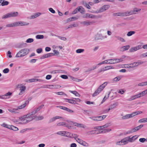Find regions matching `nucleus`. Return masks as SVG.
I'll return each mask as SVG.
<instances>
[{
	"label": "nucleus",
	"mask_w": 147,
	"mask_h": 147,
	"mask_svg": "<svg viewBox=\"0 0 147 147\" xmlns=\"http://www.w3.org/2000/svg\"><path fill=\"white\" fill-rule=\"evenodd\" d=\"M36 112V111H32L31 113L26 115L22 116V119H23L22 120V122H20L19 123L21 124H24L30 122L31 121L30 119V118L32 117V115H35Z\"/></svg>",
	"instance_id": "obj_1"
},
{
	"label": "nucleus",
	"mask_w": 147,
	"mask_h": 147,
	"mask_svg": "<svg viewBox=\"0 0 147 147\" xmlns=\"http://www.w3.org/2000/svg\"><path fill=\"white\" fill-rule=\"evenodd\" d=\"M30 50L28 49H24L19 51L16 54V57H21L27 55L29 53Z\"/></svg>",
	"instance_id": "obj_2"
},
{
	"label": "nucleus",
	"mask_w": 147,
	"mask_h": 147,
	"mask_svg": "<svg viewBox=\"0 0 147 147\" xmlns=\"http://www.w3.org/2000/svg\"><path fill=\"white\" fill-rule=\"evenodd\" d=\"M107 83V82H105L102 84L100 85L92 94V96L95 97L99 94L105 87Z\"/></svg>",
	"instance_id": "obj_3"
},
{
	"label": "nucleus",
	"mask_w": 147,
	"mask_h": 147,
	"mask_svg": "<svg viewBox=\"0 0 147 147\" xmlns=\"http://www.w3.org/2000/svg\"><path fill=\"white\" fill-rule=\"evenodd\" d=\"M18 14V13L17 12H12L4 15L2 16V19H5L9 18L15 17Z\"/></svg>",
	"instance_id": "obj_4"
},
{
	"label": "nucleus",
	"mask_w": 147,
	"mask_h": 147,
	"mask_svg": "<svg viewBox=\"0 0 147 147\" xmlns=\"http://www.w3.org/2000/svg\"><path fill=\"white\" fill-rule=\"evenodd\" d=\"M110 6L109 5H105L102 6L100 7L98 11H96V13H100L103 12L109 8Z\"/></svg>",
	"instance_id": "obj_5"
},
{
	"label": "nucleus",
	"mask_w": 147,
	"mask_h": 147,
	"mask_svg": "<svg viewBox=\"0 0 147 147\" xmlns=\"http://www.w3.org/2000/svg\"><path fill=\"white\" fill-rule=\"evenodd\" d=\"M143 125H141L136 127L134 128L131 129L130 131H129L128 133H127V134L136 131L142 127H143Z\"/></svg>",
	"instance_id": "obj_6"
},
{
	"label": "nucleus",
	"mask_w": 147,
	"mask_h": 147,
	"mask_svg": "<svg viewBox=\"0 0 147 147\" xmlns=\"http://www.w3.org/2000/svg\"><path fill=\"white\" fill-rule=\"evenodd\" d=\"M44 118L43 116H36V115H32V117L30 118V120H32L33 119H35L36 120H42Z\"/></svg>",
	"instance_id": "obj_7"
},
{
	"label": "nucleus",
	"mask_w": 147,
	"mask_h": 147,
	"mask_svg": "<svg viewBox=\"0 0 147 147\" xmlns=\"http://www.w3.org/2000/svg\"><path fill=\"white\" fill-rule=\"evenodd\" d=\"M95 22L94 21H89L88 20L81 22L80 24L86 26L91 25Z\"/></svg>",
	"instance_id": "obj_8"
},
{
	"label": "nucleus",
	"mask_w": 147,
	"mask_h": 147,
	"mask_svg": "<svg viewBox=\"0 0 147 147\" xmlns=\"http://www.w3.org/2000/svg\"><path fill=\"white\" fill-rule=\"evenodd\" d=\"M127 138H125L120 141L117 142L116 143V144L121 145L126 144V142L127 141Z\"/></svg>",
	"instance_id": "obj_9"
},
{
	"label": "nucleus",
	"mask_w": 147,
	"mask_h": 147,
	"mask_svg": "<svg viewBox=\"0 0 147 147\" xmlns=\"http://www.w3.org/2000/svg\"><path fill=\"white\" fill-rule=\"evenodd\" d=\"M76 141L78 143L82 145L83 146H87L88 145V144L87 143H86L84 141L82 140L81 139L79 138L77 140H76Z\"/></svg>",
	"instance_id": "obj_10"
},
{
	"label": "nucleus",
	"mask_w": 147,
	"mask_h": 147,
	"mask_svg": "<svg viewBox=\"0 0 147 147\" xmlns=\"http://www.w3.org/2000/svg\"><path fill=\"white\" fill-rule=\"evenodd\" d=\"M107 36H103L101 34H97L96 36L95 39L96 40H102L104 38H106Z\"/></svg>",
	"instance_id": "obj_11"
},
{
	"label": "nucleus",
	"mask_w": 147,
	"mask_h": 147,
	"mask_svg": "<svg viewBox=\"0 0 147 147\" xmlns=\"http://www.w3.org/2000/svg\"><path fill=\"white\" fill-rule=\"evenodd\" d=\"M16 26H26L29 24V23L24 22H16Z\"/></svg>",
	"instance_id": "obj_12"
},
{
	"label": "nucleus",
	"mask_w": 147,
	"mask_h": 147,
	"mask_svg": "<svg viewBox=\"0 0 147 147\" xmlns=\"http://www.w3.org/2000/svg\"><path fill=\"white\" fill-rule=\"evenodd\" d=\"M136 136H134L132 137L131 138H130L129 137H127L125 138H127V141H126V144L128 143V142H133L134 140H136L137 137L135 138L134 139V138H135L136 137Z\"/></svg>",
	"instance_id": "obj_13"
},
{
	"label": "nucleus",
	"mask_w": 147,
	"mask_h": 147,
	"mask_svg": "<svg viewBox=\"0 0 147 147\" xmlns=\"http://www.w3.org/2000/svg\"><path fill=\"white\" fill-rule=\"evenodd\" d=\"M125 12H118L113 13V16H125Z\"/></svg>",
	"instance_id": "obj_14"
},
{
	"label": "nucleus",
	"mask_w": 147,
	"mask_h": 147,
	"mask_svg": "<svg viewBox=\"0 0 147 147\" xmlns=\"http://www.w3.org/2000/svg\"><path fill=\"white\" fill-rule=\"evenodd\" d=\"M41 14V13L39 12L35 13L33 15L30 16V19H33L35 18L40 16Z\"/></svg>",
	"instance_id": "obj_15"
},
{
	"label": "nucleus",
	"mask_w": 147,
	"mask_h": 147,
	"mask_svg": "<svg viewBox=\"0 0 147 147\" xmlns=\"http://www.w3.org/2000/svg\"><path fill=\"white\" fill-rule=\"evenodd\" d=\"M64 99L66 102H68L70 103L74 104H76V101L74 100L68 98H65Z\"/></svg>",
	"instance_id": "obj_16"
},
{
	"label": "nucleus",
	"mask_w": 147,
	"mask_h": 147,
	"mask_svg": "<svg viewBox=\"0 0 147 147\" xmlns=\"http://www.w3.org/2000/svg\"><path fill=\"white\" fill-rule=\"evenodd\" d=\"M62 118V117L60 116H55V117H54L51 118V119H50L49 121V123H50L53 122V121H55L56 119H60V118Z\"/></svg>",
	"instance_id": "obj_17"
},
{
	"label": "nucleus",
	"mask_w": 147,
	"mask_h": 147,
	"mask_svg": "<svg viewBox=\"0 0 147 147\" xmlns=\"http://www.w3.org/2000/svg\"><path fill=\"white\" fill-rule=\"evenodd\" d=\"M118 103L117 102H115L114 104L111 105L108 110H110L114 109L118 105Z\"/></svg>",
	"instance_id": "obj_18"
},
{
	"label": "nucleus",
	"mask_w": 147,
	"mask_h": 147,
	"mask_svg": "<svg viewBox=\"0 0 147 147\" xmlns=\"http://www.w3.org/2000/svg\"><path fill=\"white\" fill-rule=\"evenodd\" d=\"M130 46L129 45L124 46L120 48V50L121 51H123L128 50Z\"/></svg>",
	"instance_id": "obj_19"
},
{
	"label": "nucleus",
	"mask_w": 147,
	"mask_h": 147,
	"mask_svg": "<svg viewBox=\"0 0 147 147\" xmlns=\"http://www.w3.org/2000/svg\"><path fill=\"white\" fill-rule=\"evenodd\" d=\"M56 107L57 108L56 109L57 110L61 109L64 110H70V109L66 107L61 106H57Z\"/></svg>",
	"instance_id": "obj_20"
},
{
	"label": "nucleus",
	"mask_w": 147,
	"mask_h": 147,
	"mask_svg": "<svg viewBox=\"0 0 147 147\" xmlns=\"http://www.w3.org/2000/svg\"><path fill=\"white\" fill-rule=\"evenodd\" d=\"M26 89L25 87L24 86H22L20 88V92L19 93V95H21L23 94L25 90Z\"/></svg>",
	"instance_id": "obj_21"
},
{
	"label": "nucleus",
	"mask_w": 147,
	"mask_h": 147,
	"mask_svg": "<svg viewBox=\"0 0 147 147\" xmlns=\"http://www.w3.org/2000/svg\"><path fill=\"white\" fill-rule=\"evenodd\" d=\"M65 136L71 138H73V134L70 132L66 131V134Z\"/></svg>",
	"instance_id": "obj_22"
},
{
	"label": "nucleus",
	"mask_w": 147,
	"mask_h": 147,
	"mask_svg": "<svg viewBox=\"0 0 147 147\" xmlns=\"http://www.w3.org/2000/svg\"><path fill=\"white\" fill-rule=\"evenodd\" d=\"M107 62H108V63L113 64L116 63V61L114 59H111L107 60Z\"/></svg>",
	"instance_id": "obj_23"
},
{
	"label": "nucleus",
	"mask_w": 147,
	"mask_h": 147,
	"mask_svg": "<svg viewBox=\"0 0 147 147\" xmlns=\"http://www.w3.org/2000/svg\"><path fill=\"white\" fill-rule=\"evenodd\" d=\"M1 4L2 6H4L7 5L9 2L8 1H5V0H1Z\"/></svg>",
	"instance_id": "obj_24"
},
{
	"label": "nucleus",
	"mask_w": 147,
	"mask_h": 147,
	"mask_svg": "<svg viewBox=\"0 0 147 147\" xmlns=\"http://www.w3.org/2000/svg\"><path fill=\"white\" fill-rule=\"evenodd\" d=\"M96 131L97 130H91L90 131L87 132H86V134L89 135H92L96 134Z\"/></svg>",
	"instance_id": "obj_25"
},
{
	"label": "nucleus",
	"mask_w": 147,
	"mask_h": 147,
	"mask_svg": "<svg viewBox=\"0 0 147 147\" xmlns=\"http://www.w3.org/2000/svg\"><path fill=\"white\" fill-rule=\"evenodd\" d=\"M28 102L29 101H26V102H25V103L23 104L22 105L18 106V109H21L24 108L26 106V104L28 103Z\"/></svg>",
	"instance_id": "obj_26"
},
{
	"label": "nucleus",
	"mask_w": 147,
	"mask_h": 147,
	"mask_svg": "<svg viewBox=\"0 0 147 147\" xmlns=\"http://www.w3.org/2000/svg\"><path fill=\"white\" fill-rule=\"evenodd\" d=\"M6 26L7 27H12L14 26H16V22L7 24L6 25Z\"/></svg>",
	"instance_id": "obj_27"
},
{
	"label": "nucleus",
	"mask_w": 147,
	"mask_h": 147,
	"mask_svg": "<svg viewBox=\"0 0 147 147\" xmlns=\"http://www.w3.org/2000/svg\"><path fill=\"white\" fill-rule=\"evenodd\" d=\"M9 129L12 130L14 131H17L19 130L18 128L13 125H10Z\"/></svg>",
	"instance_id": "obj_28"
},
{
	"label": "nucleus",
	"mask_w": 147,
	"mask_h": 147,
	"mask_svg": "<svg viewBox=\"0 0 147 147\" xmlns=\"http://www.w3.org/2000/svg\"><path fill=\"white\" fill-rule=\"evenodd\" d=\"M141 10V9L137 8H135L134 10H132L133 14H135L137 13V12H139Z\"/></svg>",
	"instance_id": "obj_29"
},
{
	"label": "nucleus",
	"mask_w": 147,
	"mask_h": 147,
	"mask_svg": "<svg viewBox=\"0 0 147 147\" xmlns=\"http://www.w3.org/2000/svg\"><path fill=\"white\" fill-rule=\"evenodd\" d=\"M12 94V93L11 92H9L5 94L4 95H3L4 99L7 98L8 96H10Z\"/></svg>",
	"instance_id": "obj_30"
},
{
	"label": "nucleus",
	"mask_w": 147,
	"mask_h": 147,
	"mask_svg": "<svg viewBox=\"0 0 147 147\" xmlns=\"http://www.w3.org/2000/svg\"><path fill=\"white\" fill-rule=\"evenodd\" d=\"M57 134L59 135H61L63 136H65L66 134L65 131H59L57 132Z\"/></svg>",
	"instance_id": "obj_31"
},
{
	"label": "nucleus",
	"mask_w": 147,
	"mask_h": 147,
	"mask_svg": "<svg viewBox=\"0 0 147 147\" xmlns=\"http://www.w3.org/2000/svg\"><path fill=\"white\" fill-rule=\"evenodd\" d=\"M115 37L117 40H119L120 41H121V42H125V41L123 38L120 36H115Z\"/></svg>",
	"instance_id": "obj_32"
},
{
	"label": "nucleus",
	"mask_w": 147,
	"mask_h": 147,
	"mask_svg": "<svg viewBox=\"0 0 147 147\" xmlns=\"http://www.w3.org/2000/svg\"><path fill=\"white\" fill-rule=\"evenodd\" d=\"M125 12V16H128L130 15L133 14V13L132 10L130 11H127Z\"/></svg>",
	"instance_id": "obj_33"
},
{
	"label": "nucleus",
	"mask_w": 147,
	"mask_h": 147,
	"mask_svg": "<svg viewBox=\"0 0 147 147\" xmlns=\"http://www.w3.org/2000/svg\"><path fill=\"white\" fill-rule=\"evenodd\" d=\"M95 17V16L94 15L91 14L89 13H86L85 15V17L86 18H94Z\"/></svg>",
	"instance_id": "obj_34"
},
{
	"label": "nucleus",
	"mask_w": 147,
	"mask_h": 147,
	"mask_svg": "<svg viewBox=\"0 0 147 147\" xmlns=\"http://www.w3.org/2000/svg\"><path fill=\"white\" fill-rule=\"evenodd\" d=\"M139 123H144L147 122V117L142 119L138 121Z\"/></svg>",
	"instance_id": "obj_35"
},
{
	"label": "nucleus",
	"mask_w": 147,
	"mask_h": 147,
	"mask_svg": "<svg viewBox=\"0 0 147 147\" xmlns=\"http://www.w3.org/2000/svg\"><path fill=\"white\" fill-rule=\"evenodd\" d=\"M79 11L80 13H84L85 11V10L84 8L82 7V6H79Z\"/></svg>",
	"instance_id": "obj_36"
},
{
	"label": "nucleus",
	"mask_w": 147,
	"mask_h": 147,
	"mask_svg": "<svg viewBox=\"0 0 147 147\" xmlns=\"http://www.w3.org/2000/svg\"><path fill=\"white\" fill-rule=\"evenodd\" d=\"M122 77L121 76H118L113 79V80L115 82H118L119 81L121 78Z\"/></svg>",
	"instance_id": "obj_37"
},
{
	"label": "nucleus",
	"mask_w": 147,
	"mask_h": 147,
	"mask_svg": "<svg viewBox=\"0 0 147 147\" xmlns=\"http://www.w3.org/2000/svg\"><path fill=\"white\" fill-rule=\"evenodd\" d=\"M10 125L7 124L5 123H3L1 125V126L7 128L9 129H10Z\"/></svg>",
	"instance_id": "obj_38"
},
{
	"label": "nucleus",
	"mask_w": 147,
	"mask_h": 147,
	"mask_svg": "<svg viewBox=\"0 0 147 147\" xmlns=\"http://www.w3.org/2000/svg\"><path fill=\"white\" fill-rule=\"evenodd\" d=\"M69 92L76 96H80V94L76 91L70 90Z\"/></svg>",
	"instance_id": "obj_39"
},
{
	"label": "nucleus",
	"mask_w": 147,
	"mask_h": 147,
	"mask_svg": "<svg viewBox=\"0 0 147 147\" xmlns=\"http://www.w3.org/2000/svg\"><path fill=\"white\" fill-rule=\"evenodd\" d=\"M137 48L136 47L131 48L129 50V51L130 52H133L137 51Z\"/></svg>",
	"instance_id": "obj_40"
},
{
	"label": "nucleus",
	"mask_w": 147,
	"mask_h": 147,
	"mask_svg": "<svg viewBox=\"0 0 147 147\" xmlns=\"http://www.w3.org/2000/svg\"><path fill=\"white\" fill-rule=\"evenodd\" d=\"M142 113V112L141 111H137L136 112H134L133 113V114L134 116H135L136 115H138L140 114H141Z\"/></svg>",
	"instance_id": "obj_41"
},
{
	"label": "nucleus",
	"mask_w": 147,
	"mask_h": 147,
	"mask_svg": "<svg viewBox=\"0 0 147 147\" xmlns=\"http://www.w3.org/2000/svg\"><path fill=\"white\" fill-rule=\"evenodd\" d=\"M135 33V32L134 31H131L128 32L127 34V36H129L134 34Z\"/></svg>",
	"instance_id": "obj_42"
},
{
	"label": "nucleus",
	"mask_w": 147,
	"mask_h": 147,
	"mask_svg": "<svg viewBox=\"0 0 147 147\" xmlns=\"http://www.w3.org/2000/svg\"><path fill=\"white\" fill-rule=\"evenodd\" d=\"M78 26V24H70L68 26L67 29L70 28H71L73 27H77Z\"/></svg>",
	"instance_id": "obj_43"
},
{
	"label": "nucleus",
	"mask_w": 147,
	"mask_h": 147,
	"mask_svg": "<svg viewBox=\"0 0 147 147\" xmlns=\"http://www.w3.org/2000/svg\"><path fill=\"white\" fill-rule=\"evenodd\" d=\"M36 38L37 39H42L44 38V36L42 35H38L36 36Z\"/></svg>",
	"instance_id": "obj_44"
},
{
	"label": "nucleus",
	"mask_w": 147,
	"mask_h": 147,
	"mask_svg": "<svg viewBox=\"0 0 147 147\" xmlns=\"http://www.w3.org/2000/svg\"><path fill=\"white\" fill-rule=\"evenodd\" d=\"M79 7H77V8L75 9L73 11L72 14H74L77 13L79 11Z\"/></svg>",
	"instance_id": "obj_45"
},
{
	"label": "nucleus",
	"mask_w": 147,
	"mask_h": 147,
	"mask_svg": "<svg viewBox=\"0 0 147 147\" xmlns=\"http://www.w3.org/2000/svg\"><path fill=\"white\" fill-rule=\"evenodd\" d=\"M89 118L90 119H91L92 120H94V121H99L98 116L93 117H90Z\"/></svg>",
	"instance_id": "obj_46"
},
{
	"label": "nucleus",
	"mask_w": 147,
	"mask_h": 147,
	"mask_svg": "<svg viewBox=\"0 0 147 147\" xmlns=\"http://www.w3.org/2000/svg\"><path fill=\"white\" fill-rule=\"evenodd\" d=\"M34 41V39L32 38H29L27 39L26 40V42L28 43H30Z\"/></svg>",
	"instance_id": "obj_47"
},
{
	"label": "nucleus",
	"mask_w": 147,
	"mask_h": 147,
	"mask_svg": "<svg viewBox=\"0 0 147 147\" xmlns=\"http://www.w3.org/2000/svg\"><path fill=\"white\" fill-rule=\"evenodd\" d=\"M105 71L107 70L111 69H114V68L111 66H108L105 67H104Z\"/></svg>",
	"instance_id": "obj_48"
},
{
	"label": "nucleus",
	"mask_w": 147,
	"mask_h": 147,
	"mask_svg": "<svg viewBox=\"0 0 147 147\" xmlns=\"http://www.w3.org/2000/svg\"><path fill=\"white\" fill-rule=\"evenodd\" d=\"M84 51V49H78L76 51V52L77 53H81L83 52Z\"/></svg>",
	"instance_id": "obj_49"
},
{
	"label": "nucleus",
	"mask_w": 147,
	"mask_h": 147,
	"mask_svg": "<svg viewBox=\"0 0 147 147\" xmlns=\"http://www.w3.org/2000/svg\"><path fill=\"white\" fill-rule=\"evenodd\" d=\"M56 93L59 95H65L66 96H67V95L65 94V93L63 92H58Z\"/></svg>",
	"instance_id": "obj_50"
},
{
	"label": "nucleus",
	"mask_w": 147,
	"mask_h": 147,
	"mask_svg": "<svg viewBox=\"0 0 147 147\" xmlns=\"http://www.w3.org/2000/svg\"><path fill=\"white\" fill-rule=\"evenodd\" d=\"M71 122L73 123V124L74 125V126H78V127H81L82 124L80 123H77L76 122L73 123V122H72V121H71Z\"/></svg>",
	"instance_id": "obj_51"
},
{
	"label": "nucleus",
	"mask_w": 147,
	"mask_h": 147,
	"mask_svg": "<svg viewBox=\"0 0 147 147\" xmlns=\"http://www.w3.org/2000/svg\"><path fill=\"white\" fill-rule=\"evenodd\" d=\"M41 81V80L39 79H30V81L31 82H34L36 81Z\"/></svg>",
	"instance_id": "obj_52"
},
{
	"label": "nucleus",
	"mask_w": 147,
	"mask_h": 147,
	"mask_svg": "<svg viewBox=\"0 0 147 147\" xmlns=\"http://www.w3.org/2000/svg\"><path fill=\"white\" fill-rule=\"evenodd\" d=\"M115 60V61H116V63H119V62H121L123 60L122 59H114Z\"/></svg>",
	"instance_id": "obj_53"
},
{
	"label": "nucleus",
	"mask_w": 147,
	"mask_h": 147,
	"mask_svg": "<svg viewBox=\"0 0 147 147\" xmlns=\"http://www.w3.org/2000/svg\"><path fill=\"white\" fill-rule=\"evenodd\" d=\"M60 72V70H53L51 71V73L55 74L57 73Z\"/></svg>",
	"instance_id": "obj_54"
},
{
	"label": "nucleus",
	"mask_w": 147,
	"mask_h": 147,
	"mask_svg": "<svg viewBox=\"0 0 147 147\" xmlns=\"http://www.w3.org/2000/svg\"><path fill=\"white\" fill-rule=\"evenodd\" d=\"M65 125H66V123L63 122L58 123L57 124L58 126H65Z\"/></svg>",
	"instance_id": "obj_55"
},
{
	"label": "nucleus",
	"mask_w": 147,
	"mask_h": 147,
	"mask_svg": "<svg viewBox=\"0 0 147 147\" xmlns=\"http://www.w3.org/2000/svg\"><path fill=\"white\" fill-rule=\"evenodd\" d=\"M111 125V123H106L105 125H104V127L105 128H106L110 126Z\"/></svg>",
	"instance_id": "obj_56"
},
{
	"label": "nucleus",
	"mask_w": 147,
	"mask_h": 147,
	"mask_svg": "<svg viewBox=\"0 0 147 147\" xmlns=\"http://www.w3.org/2000/svg\"><path fill=\"white\" fill-rule=\"evenodd\" d=\"M57 37L59 38L60 39L64 41H65L66 40V38L65 37H61L58 36H57Z\"/></svg>",
	"instance_id": "obj_57"
},
{
	"label": "nucleus",
	"mask_w": 147,
	"mask_h": 147,
	"mask_svg": "<svg viewBox=\"0 0 147 147\" xmlns=\"http://www.w3.org/2000/svg\"><path fill=\"white\" fill-rule=\"evenodd\" d=\"M139 140L140 142L144 143L146 141V139L144 138H141L139 139Z\"/></svg>",
	"instance_id": "obj_58"
},
{
	"label": "nucleus",
	"mask_w": 147,
	"mask_h": 147,
	"mask_svg": "<svg viewBox=\"0 0 147 147\" xmlns=\"http://www.w3.org/2000/svg\"><path fill=\"white\" fill-rule=\"evenodd\" d=\"M130 65L131 66V67H135L136 66H137L136 62H134V63H130Z\"/></svg>",
	"instance_id": "obj_59"
},
{
	"label": "nucleus",
	"mask_w": 147,
	"mask_h": 147,
	"mask_svg": "<svg viewBox=\"0 0 147 147\" xmlns=\"http://www.w3.org/2000/svg\"><path fill=\"white\" fill-rule=\"evenodd\" d=\"M122 119H126L129 118V115L128 114L122 117Z\"/></svg>",
	"instance_id": "obj_60"
},
{
	"label": "nucleus",
	"mask_w": 147,
	"mask_h": 147,
	"mask_svg": "<svg viewBox=\"0 0 147 147\" xmlns=\"http://www.w3.org/2000/svg\"><path fill=\"white\" fill-rule=\"evenodd\" d=\"M42 51V49L41 48L38 49L36 50V52L38 53H41Z\"/></svg>",
	"instance_id": "obj_61"
},
{
	"label": "nucleus",
	"mask_w": 147,
	"mask_h": 147,
	"mask_svg": "<svg viewBox=\"0 0 147 147\" xmlns=\"http://www.w3.org/2000/svg\"><path fill=\"white\" fill-rule=\"evenodd\" d=\"M136 65H137V66H138V65H140L142 64L143 63H144V62L139 61L137 62H136Z\"/></svg>",
	"instance_id": "obj_62"
},
{
	"label": "nucleus",
	"mask_w": 147,
	"mask_h": 147,
	"mask_svg": "<svg viewBox=\"0 0 147 147\" xmlns=\"http://www.w3.org/2000/svg\"><path fill=\"white\" fill-rule=\"evenodd\" d=\"M53 52L54 53H53V54H54V55H58L59 54V52L57 51H56V50H53Z\"/></svg>",
	"instance_id": "obj_63"
},
{
	"label": "nucleus",
	"mask_w": 147,
	"mask_h": 147,
	"mask_svg": "<svg viewBox=\"0 0 147 147\" xmlns=\"http://www.w3.org/2000/svg\"><path fill=\"white\" fill-rule=\"evenodd\" d=\"M49 10L52 13H54L55 12V11L52 8H49Z\"/></svg>",
	"instance_id": "obj_64"
}]
</instances>
